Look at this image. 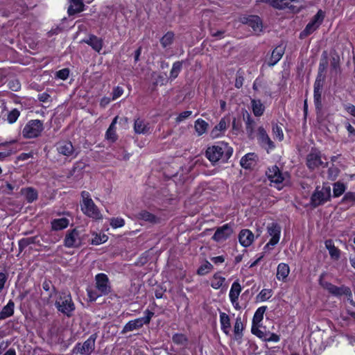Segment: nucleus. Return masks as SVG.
<instances>
[{
  "instance_id": "obj_22",
  "label": "nucleus",
  "mask_w": 355,
  "mask_h": 355,
  "mask_svg": "<svg viewBox=\"0 0 355 355\" xmlns=\"http://www.w3.org/2000/svg\"><path fill=\"white\" fill-rule=\"evenodd\" d=\"M284 53V48L283 46H277L272 52L271 56L268 62L269 66H274L282 58Z\"/></svg>"
},
{
  "instance_id": "obj_63",
  "label": "nucleus",
  "mask_w": 355,
  "mask_h": 355,
  "mask_svg": "<svg viewBox=\"0 0 355 355\" xmlns=\"http://www.w3.org/2000/svg\"><path fill=\"white\" fill-rule=\"evenodd\" d=\"M88 297L91 301H95L99 296H101L102 295H100V293H97L96 291H92L88 290Z\"/></svg>"
},
{
  "instance_id": "obj_39",
  "label": "nucleus",
  "mask_w": 355,
  "mask_h": 355,
  "mask_svg": "<svg viewBox=\"0 0 355 355\" xmlns=\"http://www.w3.org/2000/svg\"><path fill=\"white\" fill-rule=\"evenodd\" d=\"M183 61H177L173 63L172 69L170 71L169 78L171 80L175 79L182 68Z\"/></svg>"
},
{
  "instance_id": "obj_33",
  "label": "nucleus",
  "mask_w": 355,
  "mask_h": 355,
  "mask_svg": "<svg viewBox=\"0 0 355 355\" xmlns=\"http://www.w3.org/2000/svg\"><path fill=\"white\" fill-rule=\"evenodd\" d=\"M14 302L10 300L0 312V320H3L11 316L14 313Z\"/></svg>"
},
{
  "instance_id": "obj_52",
  "label": "nucleus",
  "mask_w": 355,
  "mask_h": 355,
  "mask_svg": "<svg viewBox=\"0 0 355 355\" xmlns=\"http://www.w3.org/2000/svg\"><path fill=\"white\" fill-rule=\"evenodd\" d=\"M17 187L19 188V185H17L16 183L11 184L9 182H6L5 186H2L3 192L6 194H11L12 193L13 189Z\"/></svg>"
},
{
  "instance_id": "obj_32",
  "label": "nucleus",
  "mask_w": 355,
  "mask_h": 355,
  "mask_svg": "<svg viewBox=\"0 0 355 355\" xmlns=\"http://www.w3.org/2000/svg\"><path fill=\"white\" fill-rule=\"evenodd\" d=\"M243 120L245 122L247 133L250 137L254 133L255 122L248 112L243 114Z\"/></svg>"
},
{
  "instance_id": "obj_55",
  "label": "nucleus",
  "mask_w": 355,
  "mask_h": 355,
  "mask_svg": "<svg viewBox=\"0 0 355 355\" xmlns=\"http://www.w3.org/2000/svg\"><path fill=\"white\" fill-rule=\"evenodd\" d=\"M340 170L337 167H330L328 170L329 178L334 180H335Z\"/></svg>"
},
{
  "instance_id": "obj_35",
  "label": "nucleus",
  "mask_w": 355,
  "mask_h": 355,
  "mask_svg": "<svg viewBox=\"0 0 355 355\" xmlns=\"http://www.w3.org/2000/svg\"><path fill=\"white\" fill-rule=\"evenodd\" d=\"M252 107L254 114L256 116H260L263 114L264 107L259 100H252Z\"/></svg>"
},
{
  "instance_id": "obj_20",
  "label": "nucleus",
  "mask_w": 355,
  "mask_h": 355,
  "mask_svg": "<svg viewBox=\"0 0 355 355\" xmlns=\"http://www.w3.org/2000/svg\"><path fill=\"white\" fill-rule=\"evenodd\" d=\"M83 42L89 45L94 51L100 52L103 47V40L96 37V35H91L87 39H84Z\"/></svg>"
},
{
  "instance_id": "obj_1",
  "label": "nucleus",
  "mask_w": 355,
  "mask_h": 355,
  "mask_svg": "<svg viewBox=\"0 0 355 355\" xmlns=\"http://www.w3.org/2000/svg\"><path fill=\"white\" fill-rule=\"evenodd\" d=\"M56 308L63 314L70 317L75 310V304L72 301L71 294L69 292H62L56 299Z\"/></svg>"
},
{
  "instance_id": "obj_54",
  "label": "nucleus",
  "mask_w": 355,
  "mask_h": 355,
  "mask_svg": "<svg viewBox=\"0 0 355 355\" xmlns=\"http://www.w3.org/2000/svg\"><path fill=\"white\" fill-rule=\"evenodd\" d=\"M107 239V236L105 234H103V236H98V235H96L94 236V238L92 239V244L93 245H99L101 243H105Z\"/></svg>"
},
{
  "instance_id": "obj_17",
  "label": "nucleus",
  "mask_w": 355,
  "mask_h": 355,
  "mask_svg": "<svg viewBox=\"0 0 355 355\" xmlns=\"http://www.w3.org/2000/svg\"><path fill=\"white\" fill-rule=\"evenodd\" d=\"M266 175L272 182L281 183L284 180V177L277 166L269 168Z\"/></svg>"
},
{
  "instance_id": "obj_49",
  "label": "nucleus",
  "mask_w": 355,
  "mask_h": 355,
  "mask_svg": "<svg viewBox=\"0 0 355 355\" xmlns=\"http://www.w3.org/2000/svg\"><path fill=\"white\" fill-rule=\"evenodd\" d=\"M252 332L253 334L258 336L259 338L262 339L263 340L266 341V337L268 336V332L263 331L262 330L258 329L257 327H254V326H252Z\"/></svg>"
},
{
  "instance_id": "obj_21",
  "label": "nucleus",
  "mask_w": 355,
  "mask_h": 355,
  "mask_svg": "<svg viewBox=\"0 0 355 355\" xmlns=\"http://www.w3.org/2000/svg\"><path fill=\"white\" fill-rule=\"evenodd\" d=\"M257 159V155L256 154L253 153H248L241 158L240 164L245 168H250L255 164Z\"/></svg>"
},
{
  "instance_id": "obj_31",
  "label": "nucleus",
  "mask_w": 355,
  "mask_h": 355,
  "mask_svg": "<svg viewBox=\"0 0 355 355\" xmlns=\"http://www.w3.org/2000/svg\"><path fill=\"white\" fill-rule=\"evenodd\" d=\"M290 272L289 266L284 263H279L277 269V278L284 281Z\"/></svg>"
},
{
  "instance_id": "obj_38",
  "label": "nucleus",
  "mask_w": 355,
  "mask_h": 355,
  "mask_svg": "<svg viewBox=\"0 0 355 355\" xmlns=\"http://www.w3.org/2000/svg\"><path fill=\"white\" fill-rule=\"evenodd\" d=\"M208 123L201 119H198L195 122V130L198 135H203L207 130Z\"/></svg>"
},
{
  "instance_id": "obj_50",
  "label": "nucleus",
  "mask_w": 355,
  "mask_h": 355,
  "mask_svg": "<svg viewBox=\"0 0 355 355\" xmlns=\"http://www.w3.org/2000/svg\"><path fill=\"white\" fill-rule=\"evenodd\" d=\"M271 296H272V290H270V289H263L258 295V297L262 302L268 300Z\"/></svg>"
},
{
  "instance_id": "obj_19",
  "label": "nucleus",
  "mask_w": 355,
  "mask_h": 355,
  "mask_svg": "<svg viewBox=\"0 0 355 355\" xmlns=\"http://www.w3.org/2000/svg\"><path fill=\"white\" fill-rule=\"evenodd\" d=\"M322 89V82L319 76L317 77L314 83V102L317 109L321 107V93Z\"/></svg>"
},
{
  "instance_id": "obj_42",
  "label": "nucleus",
  "mask_w": 355,
  "mask_h": 355,
  "mask_svg": "<svg viewBox=\"0 0 355 355\" xmlns=\"http://www.w3.org/2000/svg\"><path fill=\"white\" fill-rule=\"evenodd\" d=\"M266 310V306H261L256 311L253 317V325L259 323L263 320Z\"/></svg>"
},
{
  "instance_id": "obj_48",
  "label": "nucleus",
  "mask_w": 355,
  "mask_h": 355,
  "mask_svg": "<svg viewBox=\"0 0 355 355\" xmlns=\"http://www.w3.org/2000/svg\"><path fill=\"white\" fill-rule=\"evenodd\" d=\"M331 70L337 73L340 70V59L338 56H334L331 60Z\"/></svg>"
},
{
  "instance_id": "obj_61",
  "label": "nucleus",
  "mask_w": 355,
  "mask_h": 355,
  "mask_svg": "<svg viewBox=\"0 0 355 355\" xmlns=\"http://www.w3.org/2000/svg\"><path fill=\"white\" fill-rule=\"evenodd\" d=\"M123 93V90L120 87H116L114 89L112 92V99L115 100L117 98L120 97Z\"/></svg>"
},
{
  "instance_id": "obj_41",
  "label": "nucleus",
  "mask_w": 355,
  "mask_h": 355,
  "mask_svg": "<svg viewBox=\"0 0 355 355\" xmlns=\"http://www.w3.org/2000/svg\"><path fill=\"white\" fill-rule=\"evenodd\" d=\"M345 191V186L343 183L340 182H337L334 184L333 187V193L334 197H339L341 196Z\"/></svg>"
},
{
  "instance_id": "obj_57",
  "label": "nucleus",
  "mask_w": 355,
  "mask_h": 355,
  "mask_svg": "<svg viewBox=\"0 0 355 355\" xmlns=\"http://www.w3.org/2000/svg\"><path fill=\"white\" fill-rule=\"evenodd\" d=\"M8 85L10 89H11L12 91L17 92L18 91L21 85L18 80H12L8 83Z\"/></svg>"
},
{
  "instance_id": "obj_51",
  "label": "nucleus",
  "mask_w": 355,
  "mask_h": 355,
  "mask_svg": "<svg viewBox=\"0 0 355 355\" xmlns=\"http://www.w3.org/2000/svg\"><path fill=\"white\" fill-rule=\"evenodd\" d=\"M243 324L241 318H237L234 326V331L236 335H240L243 331Z\"/></svg>"
},
{
  "instance_id": "obj_58",
  "label": "nucleus",
  "mask_w": 355,
  "mask_h": 355,
  "mask_svg": "<svg viewBox=\"0 0 355 355\" xmlns=\"http://www.w3.org/2000/svg\"><path fill=\"white\" fill-rule=\"evenodd\" d=\"M106 139L111 141L114 142L117 139V135L116 131L107 130L105 134Z\"/></svg>"
},
{
  "instance_id": "obj_37",
  "label": "nucleus",
  "mask_w": 355,
  "mask_h": 355,
  "mask_svg": "<svg viewBox=\"0 0 355 355\" xmlns=\"http://www.w3.org/2000/svg\"><path fill=\"white\" fill-rule=\"evenodd\" d=\"M220 320L223 331L225 334H228L230 328V321L229 316L225 313H220Z\"/></svg>"
},
{
  "instance_id": "obj_53",
  "label": "nucleus",
  "mask_w": 355,
  "mask_h": 355,
  "mask_svg": "<svg viewBox=\"0 0 355 355\" xmlns=\"http://www.w3.org/2000/svg\"><path fill=\"white\" fill-rule=\"evenodd\" d=\"M124 224L125 221L121 218H113L110 221V225L114 228L121 227Z\"/></svg>"
},
{
  "instance_id": "obj_15",
  "label": "nucleus",
  "mask_w": 355,
  "mask_h": 355,
  "mask_svg": "<svg viewBox=\"0 0 355 355\" xmlns=\"http://www.w3.org/2000/svg\"><path fill=\"white\" fill-rule=\"evenodd\" d=\"M223 153L222 148L213 146L209 147L206 150V157L211 162H216L219 160Z\"/></svg>"
},
{
  "instance_id": "obj_56",
  "label": "nucleus",
  "mask_w": 355,
  "mask_h": 355,
  "mask_svg": "<svg viewBox=\"0 0 355 355\" xmlns=\"http://www.w3.org/2000/svg\"><path fill=\"white\" fill-rule=\"evenodd\" d=\"M69 74V70L68 69H61L56 73V76L58 78L62 80H66Z\"/></svg>"
},
{
  "instance_id": "obj_2",
  "label": "nucleus",
  "mask_w": 355,
  "mask_h": 355,
  "mask_svg": "<svg viewBox=\"0 0 355 355\" xmlns=\"http://www.w3.org/2000/svg\"><path fill=\"white\" fill-rule=\"evenodd\" d=\"M81 196L83 198L81 209L84 214L94 219H101L102 218V215L92 199L90 198L89 193L87 191H84L81 193Z\"/></svg>"
},
{
  "instance_id": "obj_46",
  "label": "nucleus",
  "mask_w": 355,
  "mask_h": 355,
  "mask_svg": "<svg viewBox=\"0 0 355 355\" xmlns=\"http://www.w3.org/2000/svg\"><path fill=\"white\" fill-rule=\"evenodd\" d=\"M20 115V112L17 109H13L8 112L7 116V121L9 123H15Z\"/></svg>"
},
{
  "instance_id": "obj_45",
  "label": "nucleus",
  "mask_w": 355,
  "mask_h": 355,
  "mask_svg": "<svg viewBox=\"0 0 355 355\" xmlns=\"http://www.w3.org/2000/svg\"><path fill=\"white\" fill-rule=\"evenodd\" d=\"M213 268V266L208 261H206L198 269V274L200 275H205L211 271Z\"/></svg>"
},
{
  "instance_id": "obj_10",
  "label": "nucleus",
  "mask_w": 355,
  "mask_h": 355,
  "mask_svg": "<svg viewBox=\"0 0 355 355\" xmlns=\"http://www.w3.org/2000/svg\"><path fill=\"white\" fill-rule=\"evenodd\" d=\"M96 288L100 295H107L111 292V286L110 285L107 276L103 273L96 275Z\"/></svg>"
},
{
  "instance_id": "obj_26",
  "label": "nucleus",
  "mask_w": 355,
  "mask_h": 355,
  "mask_svg": "<svg viewBox=\"0 0 355 355\" xmlns=\"http://www.w3.org/2000/svg\"><path fill=\"white\" fill-rule=\"evenodd\" d=\"M323 162L321 160V157L318 154L311 153L307 157V166L311 169H314L320 165H322Z\"/></svg>"
},
{
  "instance_id": "obj_7",
  "label": "nucleus",
  "mask_w": 355,
  "mask_h": 355,
  "mask_svg": "<svg viewBox=\"0 0 355 355\" xmlns=\"http://www.w3.org/2000/svg\"><path fill=\"white\" fill-rule=\"evenodd\" d=\"M324 12L320 10L316 15H314L311 21L306 26L305 28L300 33V38L304 39L308 35L313 33L318 29L324 19Z\"/></svg>"
},
{
  "instance_id": "obj_64",
  "label": "nucleus",
  "mask_w": 355,
  "mask_h": 355,
  "mask_svg": "<svg viewBox=\"0 0 355 355\" xmlns=\"http://www.w3.org/2000/svg\"><path fill=\"white\" fill-rule=\"evenodd\" d=\"M327 67V60L325 58L324 60H321L320 62V64H319V69H318L319 75L318 76H319V78H320L321 73L326 69Z\"/></svg>"
},
{
  "instance_id": "obj_34",
  "label": "nucleus",
  "mask_w": 355,
  "mask_h": 355,
  "mask_svg": "<svg viewBox=\"0 0 355 355\" xmlns=\"http://www.w3.org/2000/svg\"><path fill=\"white\" fill-rule=\"evenodd\" d=\"M241 291V286L238 282H234L230 291V299L231 302H235V300H238Z\"/></svg>"
},
{
  "instance_id": "obj_6",
  "label": "nucleus",
  "mask_w": 355,
  "mask_h": 355,
  "mask_svg": "<svg viewBox=\"0 0 355 355\" xmlns=\"http://www.w3.org/2000/svg\"><path fill=\"white\" fill-rule=\"evenodd\" d=\"M145 316L135 319L134 320L129 321L124 327L121 331L122 334H125L128 331L141 328L144 324H148L151 320V318L154 315V313L149 310L145 311Z\"/></svg>"
},
{
  "instance_id": "obj_12",
  "label": "nucleus",
  "mask_w": 355,
  "mask_h": 355,
  "mask_svg": "<svg viewBox=\"0 0 355 355\" xmlns=\"http://www.w3.org/2000/svg\"><path fill=\"white\" fill-rule=\"evenodd\" d=\"M268 234L271 236L269 242L266 245L265 249L268 248L270 245L274 246L279 240L281 227L276 223H271L267 227Z\"/></svg>"
},
{
  "instance_id": "obj_36",
  "label": "nucleus",
  "mask_w": 355,
  "mask_h": 355,
  "mask_svg": "<svg viewBox=\"0 0 355 355\" xmlns=\"http://www.w3.org/2000/svg\"><path fill=\"white\" fill-rule=\"evenodd\" d=\"M227 123L224 119H222L219 123L216 125L211 130V135L212 137H218L221 134V132L226 129Z\"/></svg>"
},
{
  "instance_id": "obj_30",
  "label": "nucleus",
  "mask_w": 355,
  "mask_h": 355,
  "mask_svg": "<svg viewBox=\"0 0 355 355\" xmlns=\"http://www.w3.org/2000/svg\"><path fill=\"white\" fill-rule=\"evenodd\" d=\"M21 193L24 196L28 202H33L37 200L38 196L37 191L32 187L21 189Z\"/></svg>"
},
{
  "instance_id": "obj_4",
  "label": "nucleus",
  "mask_w": 355,
  "mask_h": 355,
  "mask_svg": "<svg viewBox=\"0 0 355 355\" xmlns=\"http://www.w3.org/2000/svg\"><path fill=\"white\" fill-rule=\"evenodd\" d=\"M43 130L44 125L40 120H31L23 128L22 135L26 139H33L39 137Z\"/></svg>"
},
{
  "instance_id": "obj_62",
  "label": "nucleus",
  "mask_w": 355,
  "mask_h": 355,
  "mask_svg": "<svg viewBox=\"0 0 355 355\" xmlns=\"http://www.w3.org/2000/svg\"><path fill=\"white\" fill-rule=\"evenodd\" d=\"M279 339L280 338L278 335L274 333L268 332V336L266 337V341L278 342Z\"/></svg>"
},
{
  "instance_id": "obj_23",
  "label": "nucleus",
  "mask_w": 355,
  "mask_h": 355,
  "mask_svg": "<svg viewBox=\"0 0 355 355\" xmlns=\"http://www.w3.org/2000/svg\"><path fill=\"white\" fill-rule=\"evenodd\" d=\"M258 139L262 145H267L269 148H273L275 145L268 137L266 130L263 127L258 128Z\"/></svg>"
},
{
  "instance_id": "obj_29",
  "label": "nucleus",
  "mask_w": 355,
  "mask_h": 355,
  "mask_svg": "<svg viewBox=\"0 0 355 355\" xmlns=\"http://www.w3.org/2000/svg\"><path fill=\"white\" fill-rule=\"evenodd\" d=\"M292 1L297 2L299 0H291L290 1L288 0H273L272 7L279 10H284L288 8L294 10V6L291 5Z\"/></svg>"
},
{
  "instance_id": "obj_13",
  "label": "nucleus",
  "mask_w": 355,
  "mask_h": 355,
  "mask_svg": "<svg viewBox=\"0 0 355 355\" xmlns=\"http://www.w3.org/2000/svg\"><path fill=\"white\" fill-rule=\"evenodd\" d=\"M232 232V226L230 224H225L216 230L212 239L217 242H222L229 238Z\"/></svg>"
},
{
  "instance_id": "obj_47",
  "label": "nucleus",
  "mask_w": 355,
  "mask_h": 355,
  "mask_svg": "<svg viewBox=\"0 0 355 355\" xmlns=\"http://www.w3.org/2000/svg\"><path fill=\"white\" fill-rule=\"evenodd\" d=\"M173 341L176 344L184 345L187 343V339L184 335L176 334L173 336Z\"/></svg>"
},
{
  "instance_id": "obj_28",
  "label": "nucleus",
  "mask_w": 355,
  "mask_h": 355,
  "mask_svg": "<svg viewBox=\"0 0 355 355\" xmlns=\"http://www.w3.org/2000/svg\"><path fill=\"white\" fill-rule=\"evenodd\" d=\"M51 224L53 230L59 231L67 227L69 220L67 218H57L53 220Z\"/></svg>"
},
{
  "instance_id": "obj_40",
  "label": "nucleus",
  "mask_w": 355,
  "mask_h": 355,
  "mask_svg": "<svg viewBox=\"0 0 355 355\" xmlns=\"http://www.w3.org/2000/svg\"><path fill=\"white\" fill-rule=\"evenodd\" d=\"M174 34L172 32H167L160 40L161 44L164 48L171 45L173 43Z\"/></svg>"
},
{
  "instance_id": "obj_9",
  "label": "nucleus",
  "mask_w": 355,
  "mask_h": 355,
  "mask_svg": "<svg viewBox=\"0 0 355 355\" xmlns=\"http://www.w3.org/2000/svg\"><path fill=\"white\" fill-rule=\"evenodd\" d=\"M64 243L67 248L80 247L82 244L80 232L76 228L68 232L65 236Z\"/></svg>"
},
{
  "instance_id": "obj_3",
  "label": "nucleus",
  "mask_w": 355,
  "mask_h": 355,
  "mask_svg": "<svg viewBox=\"0 0 355 355\" xmlns=\"http://www.w3.org/2000/svg\"><path fill=\"white\" fill-rule=\"evenodd\" d=\"M323 277L324 274H322L320 277L319 284L323 288L327 290L329 293L336 297H340L345 295L347 297H352V293L349 287L345 285H342L339 287L336 286L330 282L323 280Z\"/></svg>"
},
{
  "instance_id": "obj_14",
  "label": "nucleus",
  "mask_w": 355,
  "mask_h": 355,
  "mask_svg": "<svg viewBox=\"0 0 355 355\" xmlns=\"http://www.w3.org/2000/svg\"><path fill=\"white\" fill-rule=\"evenodd\" d=\"M241 22L251 27L254 32L262 31V21L260 17L257 15H250L241 18Z\"/></svg>"
},
{
  "instance_id": "obj_11",
  "label": "nucleus",
  "mask_w": 355,
  "mask_h": 355,
  "mask_svg": "<svg viewBox=\"0 0 355 355\" xmlns=\"http://www.w3.org/2000/svg\"><path fill=\"white\" fill-rule=\"evenodd\" d=\"M56 150L60 155L66 157H76L72 143L69 141H61L56 144Z\"/></svg>"
},
{
  "instance_id": "obj_24",
  "label": "nucleus",
  "mask_w": 355,
  "mask_h": 355,
  "mask_svg": "<svg viewBox=\"0 0 355 355\" xmlns=\"http://www.w3.org/2000/svg\"><path fill=\"white\" fill-rule=\"evenodd\" d=\"M324 244L331 258L334 260H338L340 257V251L334 245L333 241L331 239L327 240Z\"/></svg>"
},
{
  "instance_id": "obj_59",
  "label": "nucleus",
  "mask_w": 355,
  "mask_h": 355,
  "mask_svg": "<svg viewBox=\"0 0 355 355\" xmlns=\"http://www.w3.org/2000/svg\"><path fill=\"white\" fill-rule=\"evenodd\" d=\"M192 114L191 111H184L179 114V116L176 118V122L180 123L184 119L189 117Z\"/></svg>"
},
{
  "instance_id": "obj_8",
  "label": "nucleus",
  "mask_w": 355,
  "mask_h": 355,
  "mask_svg": "<svg viewBox=\"0 0 355 355\" xmlns=\"http://www.w3.org/2000/svg\"><path fill=\"white\" fill-rule=\"evenodd\" d=\"M96 339V335L92 334L83 343H77L73 348V353L81 355H90L95 349Z\"/></svg>"
},
{
  "instance_id": "obj_43",
  "label": "nucleus",
  "mask_w": 355,
  "mask_h": 355,
  "mask_svg": "<svg viewBox=\"0 0 355 355\" xmlns=\"http://www.w3.org/2000/svg\"><path fill=\"white\" fill-rule=\"evenodd\" d=\"M225 279L218 274H216L213 277V279L211 281V286L212 288L215 289H218L220 288L224 283Z\"/></svg>"
},
{
  "instance_id": "obj_16",
  "label": "nucleus",
  "mask_w": 355,
  "mask_h": 355,
  "mask_svg": "<svg viewBox=\"0 0 355 355\" xmlns=\"http://www.w3.org/2000/svg\"><path fill=\"white\" fill-rule=\"evenodd\" d=\"M254 239V236L253 233L246 229L241 230L239 235V242L244 247L250 246L253 242Z\"/></svg>"
},
{
  "instance_id": "obj_44",
  "label": "nucleus",
  "mask_w": 355,
  "mask_h": 355,
  "mask_svg": "<svg viewBox=\"0 0 355 355\" xmlns=\"http://www.w3.org/2000/svg\"><path fill=\"white\" fill-rule=\"evenodd\" d=\"M272 132L275 137L279 141L283 140L284 133L282 128L277 123H272Z\"/></svg>"
},
{
  "instance_id": "obj_27",
  "label": "nucleus",
  "mask_w": 355,
  "mask_h": 355,
  "mask_svg": "<svg viewBox=\"0 0 355 355\" xmlns=\"http://www.w3.org/2000/svg\"><path fill=\"white\" fill-rule=\"evenodd\" d=\"M70 6L68 8V13L73 15L83 10L84 3L83 0H69Z\"/></svg>"
},
{
  "instance_id": "obj_60",
  "label": "nucleus",
  "mask_w": 355,
  "mask_h": 355,
  "mask_svg": "<svg viewBox=\"0 0 355 355\" xmlns=\"http://www.w3.org/2000/svg\"><path fill=\"white\" fill-rule=\"evenodd\" d=\"M344 108L347 112L355 117V106L354 105L350 103L345 104Z\"/></svg>"
},
{
  "instance_id": "obj_5",
  "label": "nucleus",
  "mask_w": 355,
  "mask_h": 355,
  "mask_svg": "<svg viewBox=\"0 0 355 355\" xmlns=\"http://www.w3.org/2000/svg\"><path fill=\"white\" fill-rule=\"evenodd\" d=\"M331 197V188L329 186L317 187L311 198L313 207H316L328 201Z\"/></svg>"
},
{
  "instance_id": "obj_18",
  "label": "nucleus",
  "mask_w": 355,
  "mask_h": 355,
  "mask_svg": "<svg viewBox=\"0 0 355 355\" xmlns=\"http://www.w3.org/2000/svg\"><path fill=\"white\" fill-rule=\"evenodd\" d=\"M135 217L137 220H141L152 224H155L159 222V219L156 216L146 210H141L139 211L135 214Z\"/></svg>"
},
{
  "instance_id": "obj_25",
  "label": "nucleus",
  "mask_w": 355,
  "mask_h": 355,
  "mask_svg": "<svg viewBox=\"0 0 355 355\" xmlns=\"http://www.w3.org/2000/svg\"><path fill=\"white\" fill-rule=\"evenodd\" d=\"M149 130L148 123H146L143 119H137L135 121L134 130L135 133L146 134Z\"/></svg>"
}]
</instances>
